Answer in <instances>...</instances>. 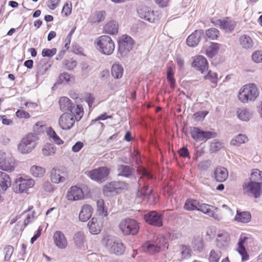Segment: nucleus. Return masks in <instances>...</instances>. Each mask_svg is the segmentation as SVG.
Wrapping results in <instances>:
<instances>
[{"label": "nucleus", "mask_w": 262, "mask_h": 262, "mask_svg": "<svg viewBox=\"0 0 262 262\" xmlns=\"http://www.w3.org/2000/svg\"><path fill=\"white\" fill-rule=\"evenodd\" d=\"M259 91L254 83H249L244 85L239 91L238 97L243 103L254 101L258 96Z\"/></svg>", "instance_id": "1"}, {"label": "nucleus", "mask_w": 262, "mask_h": 262, "mask_svg": "<svg viewBox=\"0 0 262 262\" xmlns=\"http://www.w3.org/2000/svg\"><path fill=\"white\" fill-rule=\"evenodd\" d=\"M98 50L103 54L110 55L115 49V43L111 37L108 35H101L96 40Z\"/></svg>", "instance_id": "2"}, {"label": "nucleus", "mask_w": 262, "mask_h": 262, "mask_svg": "<svg viewBox=\"0 0 262 262\" xmlns=\"http://www.w3.org/2000/svg\"><path fill=\"white\" fill-rule=\"evenodd\" d=\"M119 227L122 233L125 235H135L138 233L139 229L137 221L129 218L122 220Z\"/></svg>", "instance_id": "3"}, {"label": "nucleus", "mask_w": 262, "mask_h": 262, "mask_svg": "<svg viewBox=\"0 0 262 262\" xmlns=\"http://www.w3.org/2000/svg\"><path fill=\"white\" fill-rule=\"evenodd\" d=\"M105 246L111 253L116 255H121L125 251L124 244L120 240L110 236L106 238Z\"/></svg>", "instance_id": "4"}, {"label": "nucleus", "mask_w": 262, "mask_h": 262, "mask_svg": "<svg viewBox=\"0 0 262 262\" xmlns=\"http://www.w3.org/2000/svg\"><path fill=\"white\" fill-rule=\"evenodd\" d=\"M36 137L32 134H28L18 145V150L22 154L31 152L36 146Z\"/></svg>", "instance_id": "5"}, {"label": "nucleus", "mask_w": 262, "mask_h": 262, "mask_svg": "<svg viewBox=\"0 0 262 262\" xmlns=\"http://www.w3.org/2000/svg\"><path fill=\"white\" fill-rule=\"evenodd\" d=\"M35 184L32 179L20 177L16 179L12 186L13 190L15 193H22L32 187Z\"/></svg>", "instance_id": "6"}, {"label": "nucleus", "mask_w": 262, "mask_h": 262, "mask_svg": "<svg viewBox=\"0 0 262 262\" xmlns=\"http://www.w3.org/2000/svg\"><path fill=\"white\" fill-rule=\"evenodd\" d=\"M127 187V184L123 181L111 182L104 185L103 188L104 194L107 196L115 195L119 193L120 190Z\"/></svg>", "instance_id": "7"}, {"label": "nucleus", "mask_w": 262, "mask_h": 262, "mask_svg": "<svg viewBox=\"0 0 262 262\" xmlns=\"http://www.w3.org/2000/svg\"><path fill=\"white\" fill-rule=\"evenodd\" d=\"M243 190L245 193L252 195L255 198H258L261 193L262 182L250 181L243 184Z\"/></svg>", "instance_id": "8"}, {"label": "nucleus", "mask_w": 262, "mask_h": 262, "mask_svg": "<svg viewBox=\"0 0 262 262\" xmlns=\"http://www.w3.org/2000/svg\"><path fill=\"white\" fill-rule=\"evenodd\" d=\"M15 162L12 156L0 151V169L6 171H12L15 167Z\"/></svg>", "instance_id": "9"}, {"label": "nucleus", "mask_w": 262, "mask_h": 262, "mask_svg": "<svg viewBox=\"0 0 262 262\" xmlns=\"http://www.w3.org/2000/svg\"><path fill=\"white\" fill-rule=\"evenodd\" d=\"M139 16L150 23H155L159 19V13L155 12L150 8L141 6L139 7L137 10Z\"/></svg>", "instance_id": "10"}, {"label": "nucleus", "mask_w": 262, "mask_h": 262, "mask_svg": "<svg viewBox=\"0 0 262 262\" xmlns=\"http://www.w3.org/2000/svg\"><path fill=\"white\" fill-rule=\"evenodd\" d=\"M133 45V39L127 35H124L119 41L118 52L122 57H125L132 50Z\"/></svg>", "instance_id": "11"}, {"label": "nucleus", "mask_w": 262, "mask_h": 262, "mask_svg": "<svg viewBox=\"0 0 262 262\" xmlns=\"http://www.w3.org/2000/svg\"><path fill=\"white\" fill-rule=\"evenodd\" d=\"M109 173L110 170L107 167H101L89 171L88 175L92 180L99 182L105 179Z\"/></svg>", "instance_id": "12"}, {"label": "nucleus", "mask_w": 262, "mask_h": 262, "mask_svg": "<svg viewBox=\"0 0 262 262\" xmlns=\"http://www.w3.org/2000/svg\"><path fill=\"white\" fill-rule=\"evenodd\" d=\"M75 121L73 114L64 113L59 118L58 124L62 129L69 130L73 126Z\"/></svg>", "instance_id": "13"}, {"label": "nucleus", "mask_w": 262, "mask_h": 262, "mask_svg": "<svg viewBox=\"0 0 262 262\" xmlns=\"http://www.w3.org/2000/svg\"><path fill=\"white\" fill-rule=\"evenodd\" d=\"M144 219L147 223L154 226L161 227L163 225L162 215L155 211H150L145 214Z\"/></svg>", "instance_id": "14"}, {"label": "nucleus", "mask_w": 262, "mask_h": 262, "mask_svg": "<svg viewBox=\"0 0 262 262\" xmlns=\"http://www.w3.org/2000/svg\"><path fill=\"white\" fill-rule=\"evenodd\" d=\"M217 210L218 209L217 208L214 207L208 204L204 203L201 204L200 203L198 208V211H200L210 217H212L215 220H220L221 219V217L216 214L215 212V211H217Z\"/></svg>", "instance_id": "15"}, {"label": "nucleus", "mask_w": 262, "mask_h": 262, "mask_svg": "<svg viewBox=\"0 0 262 262\" xmlns=\"http://www.w3.org/2000/svg\"><path fill=\"white\" fill-rule=\"evenodd\" d=\"M83 192L81 188L76 186H72L68 191L67 198L69 201H77L83 198Z\"/></svg>", "instance_id": "16"}, {"label": "nucleus", "mask_w": 262, "mask_h": 262, "mask_svg": "<svg viewBox=\"0 0 262 262\" xmlns=\"http://www.w3.org/2000/svg\"><path fill=\"white\" fill-rule=\"evenodd\" d=\"M216 25L220 26L221 29L226 32H232L236 25L235 22L229 17H226L222 19H219L216 21Z\"/></svg>", "instance_id": "17"}, {"label": "nucleus", "mask_w": 262, "mask_h": 262, "mask_svg": "<svg viewBox=\"0 0 262 262\" xmlns=\"http://www.w3.org/2000/svg\"><path fill=\"white\" fill-rule=\"evenodd\" d=\"M54 243L60 249H64L68 246V241L64 234L60 231H56L53 235Z\"/></svg>", "instance_id": "18"}, {"label": "nucleus", "mask_w": 262, "mask_h": 262, "mask_svg": "<svg viewBox=\"0 0 262 262\" xmlns=\"http://www.w3.org/2000/svg\"><path fill=\"white\" fill-rule=\"evenodd\" d=\"M204 34L202 29L195 30L187 38L186 42L188 46L194 47L196 46L201 40V37Z\"/></svg>", "instance_id": "19"}, {"label": "nucleus", "mask_w": 262, "mask_h": 262, "mask_svg": "<svg viewBox=\"0 0 262 262\" xmlns=\"http://www.w3.org/2000/svg\"><path fill=\"white\" fill-rule=\"evenodd\" d=\"M216 246L220 249L226 248L229 244L230 237L227 232H223L217 234L216 239Z\"/></svg>", "instance_id": "20"}, {"label": "nucleus", "mask_w": 262, "mask_h": 262, "mask_svg": "<svg viewBox=\"0 0 262 262\" xmlns=\"http://www.w3.org/2000/svg\"><path fill=\"white\" fill-rule=\"evenodd\" d=\"M250 238L241 235L238 242V247H237V251L239 254L242 256V259L243 261L247 260L249 258V255L246 250L245 247L244 246L245 244L246 241L248 240Z\"/></svg>", "instance_id": "21"}, {"label": "nucleus", "mask_w": 262, "mask_h": 262, "mask_svg": "<svg viewBox=\"0 0 262 262\" xmlns=\"http://www.w3.org/2000/svg\"><path fill=\"white\" fill-rule=\"evenodd\" d=\"M192 66L202 74L208 68L207 60L202 56H197L192 63Z\"/></svg>", "instance_id": "22"}, {"label": "nucleus", "mask_w": 262, "mask_h": 262, "mask_svg": "<svg viewBox=\"0 0 262 262\" xmlns=\"http://www.w3.org/2000/svg\"><path fill=\"white\" fill-rule=\"evenodd\" d=\"M73 241L76 248L81 249L84 247L85 237L82 231H78L74 233L73 236Z\"/></svg>", "instance_id": "23"}, {"label": "nucleus", "mask_w": 262, "mask_h": 262, "mask_svg": "<svg viewBox=\"0 0 262 262\" xmlns=\"http://www.w3.org/2000/svg\"><path fill=\"white\" fill-rule=\"evenodd\" d=\"M93 210V208L91 205L88 204L83 205L79 212V220L82 222L87 221L91 217Z\"/></svg>", "instance_id": "24"}, {"label": "nucleus", "mask_w": 262, "mask_h": 262, "mask_svg": "<svg viewBox=\"0 0 262 262\" xmlns=\"http://www.w3.org/2000/svg\"><path fill=\"white\" fill-rule=\"evenodd\" d=\"M213 177L216 181L223 182L227 179L228 172L227 169L223 167H218L214 170Z\"/></svg>", "instance_id": "25"}, {"label": "nucleus", "mask_w": 262, "mask_h": 262, "mask_svg": "<svg viewBox=\"0 0 262 262\" xmlns=\"http://www.w3.org/2000/svg\"><path fill=\"white\" fill-rule=\"evenodd\" d=\"M51 180L56 184L63 182L66 180V174L59 169L53 168L51 171Z\"/></svg>", "instance_id": "26"}, {"label": "nucleus", "mask_w": 262, "mask_h": 262, "mask_svg": "<svg viewBox=\"0 0 262 262\" xmlns=\"http://www.w3.org/2000/svg\"><path fill=\"white\" fill-rule=\"evenodd\" d=\"M88 226L89 227L90 232L93 234H98L102 227V222H98L96 218H92V219L88 223Z\"/></svg>", "instance_id": "27"}, {"label": "nucleus", "mask_w": 262, "mask_h": 262, "mask_svg": "<svg viewBox=\"0 0 262 262\" xmlns=\"http://www.w3.org/2000/svg\"><path fill=\"white\" fill-rule=\"evenodd\" d=\"M11 185V181L9 175L4 172L0 171V190L5 191Z\"/></svg>", "instance_id": "28"}, {"label": "nucleus", "mask_w": 262, "mask_h": 262, "mask_svg": "<svg viewBox=\"0 0 262 262\" xmlns=\"http://www.w3.org/2000/svg\"><path fill=\"white\" fill-rule=\"evenodd\" d=\"M117 170L118 176L129 178L132 176L134 169L128 165L119 164L117 166Z\"/></svg>", "instance_id": "29"}, {"label": "nucleus", "mask_w": 262, "mask_h": 262, "mask_svg": "<svg viewBox=\"0 0 262 262\" xmlns=\"http://www.w3.org/2000/svg\"><path fill=\"white\" fill-rule=\"evenodd\" d=\"M154 242L159 249V251L166 250L168 248V238L162 235H158L156 238L154 239Z\"/></svg>", "instance_id": "30"}, {"label": "nucleus", "mask_w": 262, "mask_h": 262, "mask_svg": "<svg viewBox=\"0 0 262 262\" xmlns=\"http://www.w3.org/2000/svg\"><path fill=\"white\" fill-rule=\"evenodd\" d=\"M104 31L106 33L114 35L118 31V24L116 20L108 21L104 27Z\"/></svg>", "instance_id": "31"}, {"label": "nucleus", "mask_w": 262, "mask_h": 262, "mask_svg": "<svg viewBox=\"0 0 262 262\" xmlns=\"http://www.w3.org/2000/svg\"><path fill=\"white\" fill-rule=\"evenodd\" d=\"M236 115L237 118L242 121H248L252 117V113L246 108H238Z\"/></svg>", "instance_id": "32"}, {"label": "nucleus", "mask_w": 262, "mask_h": 262, "mask_svg": "<svg viewBox=\"0 0 262 262\" xmlns=\"http://www.w3.org/2000/svg\"><path fill=\"white\" fill-rule=\"evenodd\" d=\"M239 42L240 45L245 49H250L254 45L251 38L247 35H242L239 38Z\"/></svg>", "instance_id": "33"}, {"label": "nucleus", "mask_w": 262, "mask_h": 262, "mask_svg": "<svg viewBox=\"0 0 262 262\" xmlns=\"http://www.w3.org/2000/svg\"><path fill=\"white\" fill-rule=\"evenodd\" d=\"M60 108L62 112L70 111L73 106L71 101L67 97H62L59 100Z\"/></svg>", "instance_id": "34"}, {"label": "nucleus", "mask_w": 262, "mask_h": 262, "mask_svg": "<svg viewBox=\"0 0 262 262\" xmlns=\"http://www.w3.org/2000/svg\"><path fill=\"white\" fill-rule=\"evenodd\" d=\"M143 251L149 254H154L160 252L159 248L152 242H146L142 246Z\"/></svg>", "instance_id": "35"}, {"label": "nucleus", "mask_w": 262, "mask_h": 262, "mask_svg": "<svg viewBox=\"0 0 262 262\" xmlns=\"http://www.w3.org/2000/svg\"><path fill=\"white\" fill-rule=\"evenodd\" d=\"M251 218V214L249 212H239L238 210H237V213L234 220L238 222L247 223L250 221Z\"/></svg>", "instance_id": "36"}, {"label": "nucleus", "mask_w": 262, "mask_h": 262, "mask_svg": "<svg viewBox=\"0 0 262 262\" xmlns=\"http://www.w3.org/2000/svg\"><path fill=\"white\" fill-rule=\"evenodd\" d=\"M70 112V114H73L74 118L77 121H79L83 115V108L80 105H77L76 106L73 105Z\"/></svg>", "instance_id": "37"}, {"label": "nucleus", "mask_w": 262, "mask_h": 262, "mask_svg": "<svg viewBox=\"0 0 262 262\" xmlns=\"http://www.w3.org/2000/svg\"><path fill=\"white\" fill-rule=\"evenodd\" d=\"M199 202L194 199H187L184 204V208L188 211L198 210Z\"/></svg>", "instance_id": "38"}, {"label": "nucleus", "mask_w": 262, "mask_h": 262, "mask_svg": "<svg viewBox=\"0 0 262 262\" xmlns=\"http://www.w3.org/2000/svg\"><path fill=\"white\" fill-rule=\"evenodd\" d=\"M50 65L48 64L45 59H41L37 66V74L43 75L47 71Z\"/></svg>", "instance_id": "39"}, {"label": "nucleus", "mask_w": 262, "mask_h": 262, "mask_svg": "<svg viewBox=\"0 0 262 262\" xmlns=\"http://www.w3.org/2000/svg\"><path fill=\"white\" fill-rule=\"evenodd\" d=\"M219 49V45L217 43L212 42L206 49V55L210 58L215 55Z\"/></svg>", "instance_id": "40"}, {"label": "nucleus", "mask_w": 262, "mask_h": 262, "mask_svg": "<svg viewBox=\"0 0 262 262\" xmlns=\"http://www.w3.org/2000/svg\"><path fill=\"white\" fill-rule=\"evenodd\" d=\"M123 69L118 64H114L112 67V76L116 79L120 78L123 75Z\"/></svg>", "instance_id": "41"}, {"label": "nucleus", "mask_w": 262, "mask_h": 262, "mask_svg": "<svg viewBox=\"0 0 262 262\" xmlns=\"http://www.w3.org/2000/svg\"><path fill=\"white\" fill-rule=\"evenodd\" d=\"M247 141L248 138L245 135L239 134L231 140L230 144L233 146H239L241 144L245 143Z\"/></svg>", "instance_id": "42"}, {"label": "nucleus", "mask_w": 262, "mask_h": 262, "mask_svg": "<svg viewBox=\"0 0 262 262\" xmlns=\"http://www.w3.org/2000/svg\"><path fill=\"white\" fill-rule=\"evenodd\" d=\"M204 78L205 80H209L214 84V85H212V88H215L216 86L218 81L217 74L216 73L209 70L208 71L207 74L204 75Z\"/></svg>", "instance_id": "43"}, {"label": "nucleus", "mask_w": 262, "mask_h": 262, "mask_svg": "<svg viewBox=\"0 0 262 262\" xmlns=\"http://www.w3.org/2000/svg\"><path fill=\"white\" fill-rule=\"evenodd\" d=\"M30 172L33 176L40 178L43 176L45 170L41 167L34 165L31 167Z\"/></svg>", "instance_id": "44"}, {"label": "nucleus", "mask_w": 262, "mask_h": 262, "mask_svg": "<svg viewBox=\"0 0 262 262\" xmlns=\"http://www.w3.org/2000/svg\"><path fill=\"white\" fill-rule=\"evenodd\" d=\"M222 256V253L219 250L212 249L210 251L208 257L209 262H219Z\"/></svg>", "instance_id": "45"}, {"label": "nucleus", "mask_w": 262, "mask_h": 262, "mask_svg": "<svg viewBox=\"0 0 262 262\" xmlns=\"http://www.w3.org/2000/svg\"><path fill=\"white\" fill-rule=\"evenodd\" d=\"M190 134L192 138L196 141H202L203 130L198 127H192L191 129Z\"/></svg>", "instance_id": "46"}, {"label": "nucleus", "mask_w": 262, "mask_h": 262, "mask_svg": "<svg viewBox=\"0 0 262 262\" xmlns=\"http://www.w3.org/2000/svg\"><path fill=\"white\" fill-rule=\"evenodd\" d=\"M56 150V147L53 144H47L42 149V154L46 156H50L53 155Z\"/></svg>", "instance_id": "47"}, {"label": "nucleus", "mask_w": 262, "mask_h": 262, "mask_svg": "<svg viewBox=\"0 0 262 262\" xmlns=\"http://www.w3.org/2000/svg\"><path fill=\"white\" fill-rule=\"evenodd\" d=\"M205 34L209 39L214 40L219 37V31L214 28H211L206 31Z\"/></svg>", "instance_id": "48"}, {"label": "nucleus", "mask_w": 262, "mask_h": 262, "mask_svg": "<svg viewBox=\"0 0 262 262\" xmlns=\"http://www.w3.org/2000/svg\"><path fill=\"white\" fill-rule=\"evenodd\" d=\"M47 134L50 138H52L56 144H61L63 143L62 140L59 137L52 127H49L48 128Z\"/></svg>", "instance_id": "49"}, {"label": "nucleus", "mask_w": 262, "mask_h": 262, "mask_svg": "<svg viewBox=\"0 0 262 262\" xmlns=\"http://www.w3.org/2000/svg\"><path fill=\"white\" fill-rule=\"evenodd\" d=\"M181 254L183 258H189L191 256V249L186 246L181 245L180 246Z\"/></svg>", "instance_id": "50"}, {"label": "nucleus", "mask_w": 262, "mask_h": 262, "mask_svg": "<svg viewBox=\"0 0 262 262\" xmlns=\"http://www.w3.org/2000/svg\"><path fill=\"white\" fill-rule=\"evenodd\" d=\"M14 251L13 247L12 246H7L4 249V254L5 255V261H9L13 254Z\"/></svg>", "instance_id": "51"}, {"label": "nucleus", "mask_w": 262, "mask_h": 262, "mask_svg": "<svg viewBox=\"0 0 262 262\" xmlns=\"http://www.w3.org/2000/svg\"><path fill=\"white\" fill-rule=\"evenodd\" d=\"M251 181L255 182L259 180L262 181V171L257 169H254L251 174Z\"/></svg>", "instance_id": "52"}, {"label": "nucleus", "mask_w": 262, "mask_h": 262, "mask_svg": "<svg viewBox=\"0 0 262 262\" xmlns=\"http://www.w3.org/2000/svg\"><path fill=\"white\" fill-rule=\"evenodd\" d=\"M98 206V211L102 215L106 216L107 215V211L104 206V201L103 200H99L97 202Z\"/></svg>", "instance_id": "53"}, {"label": "nucleus", "mask_w": 262, "mask_h": 262, "mask_svg": "<svg viewBox=\"0 0 262 262\" xmlns=\"http://www.w3.org/2000/svg\"><path fill=\"white\" fill-rule=\"evenodd\" d=\"M252 60L256 63L262 62V51L257 50L254 52L252 55Z\"/></svg>", "instance_id": "54"}, {"label": "nucleus", "mask_w": 262, "mask_h": 262, "mask_svg": "<svg viewBox=\"0 0 262 262\" xmlns=\"http://www.w3.org/2000/svg\"><path fill=\"white\" fill-rule=\"evenodd\" d=\"M173 72L171 68H169L167 70V78L170 82V86L173 88L174 86L175 80L173 78Z\"/></svg>", "instance_id": "55"}, {"label": "nucleus", "mask_w": 262, "mask_h": 262, "mask_svg": "<svg viewBox=\"0 0 262 262\" xmlns=\"http://www.w3.org/2000/svg\"><path fill=\"white\" fill-rule=\"evenodd\" d=\"M56 48L52 49H43L42 51V55L43 57H51L56 54Z\"/></svg>", "instance_id": "56"}, {"label": "nucleus", "mask_w": 262, "mask_h": 262, "mask_svg": "<svg viewBox=\"0 0 262 262\" xmlns=\"http://www.w3.org/2000/svg\"><path fill=\"white\" fill-rule=\"evenodd\" d=\"M72 12V4L71 3H66L62 8L61 13L64 14L65 16L69 15Z\"/></svg>", "instance_id": "57"}, {"label": "nucleus", "mask_w": 262, "mask_h": 262, "mask_svg": "<svg viewBox=\"0 0 262 262\" xmlns=\"http://www.w3.org/2000/svg\"><path fill=\"white\" fill-rule=\"evenodd\" d=\"M202 141L206 140L209 139H211L212 138H214L216 137V134L215 132H205L203 131V134H202Z\"/></svg>", "instance_id": "58"}, {"label": "nucleus", "mask_w": 262, "mask_h": 262, "mask_svg": "<svg viewBox=\"0 0 262 262\" xmlns=\"http://www.w3.org/2000/svg\"><path fill=\"white\" fill-rule=\"evenodd\" d=\"M59 78L61 83H68L70 81L71 76L68 73H63L60 75Z\"/></svg>", "instance_id": "59"}, {"label": "nucleus", "mask_w": 262, "mask_h": 262, "mask_svg": "<svg viewBox=\"0 0 262 262\" xmlns=\"http://www.w3.org/2000/svg\"><path fill=\"white\" fill-rule=\"evenodd\" d=\"M105 11H101L97 13L96 14V20L95 22L99 23L104 20L105 17Z\"/></svg>", "instance_id": "60"}, {"label": "nucleus", "mask_w": 262, "mask_h": 262, "mask_svg": "<svg viewBox=\"0 0 262 262\" xmlns=\"http://www.w3.org/2000/svg\"><path fill=\"white\" fill-rule=\"evenodd\" d=\"M16 116L20 118H29L30 117L28 113L24 110H18L16 112Z\"/></svg>", "instance_id": "61"}, {"label": "nucleus", "mask_w": 262, "mask_h": 262, "mask_svg": "<svg viewBox=\"0 0 262 262\" xmlns=\"http://www.w3.org/2000/svg\"><path fill=\"white\" fill-rule=\"evenodd\" d=\"M66 68L71 70L73 69L77 66V62L75 60H67L64 62Z\"/></svg>", "instance_id": "62"}, {"label": "nucleus", "mask_w": 262, "mask_h": 262, "mask_svg": "<svg viewBox=\"0 0 262 262\" xmlns=\"http://www.w3.org/2000/svg\"><path fill=\"white\" fill-rule=\"evenodd\" d=\"M60 0H49L47 3L48 7L51 10H54L58 6Z\"/></svg>", "instance_id": "63"}, {"label": "nucleus", "mask_w": 262, "mask_h": 262, "mask_svg": "<svg viewBox=\"0 0 262 262\" xmlns=\"http://www.w3.org/2000/svg\"><path fill=\"white\" fill-rule=\"evenodd\" d=\"M81 70L83 74L85 75L88 74L91 71V68L86 62H82L81 64Z\"/></svg>", "instance_id": "64"}]
</instances>
